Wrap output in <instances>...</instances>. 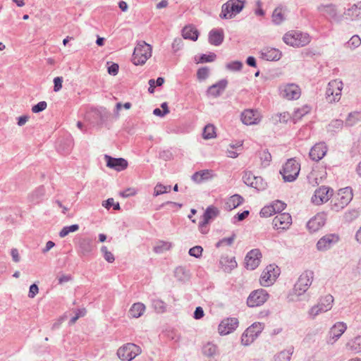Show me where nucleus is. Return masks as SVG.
Masks as SVG:
<instances>
[{
	"mask_svg": "<svg viewBox=\"0 0 361 361\" xmlns=\"http://www.w3.org/2000/svg\"><path fill=\"white\" fill-rule=\"evenodd\" d=\"M209 74V69L207 67L199 68L197 73V78L200 80H205Z\"/></svg>",
	"mask_w": 361,
	"mask_h": 361,
	"instance_id": "obj_60",
	"label": "nucleus"
},
{
	"mask_svg": "<svg viewBox=\"0 0 361 361\" xmlns=\"http://www.w3.org/2000/svg\"><path fill=\"white\" fill-rule=\"evenodd\" d=\"M94 248L93 240L90 238H81L78 243V252L81 256L90 255Z\"/></svg>",
	"mask_w": 361,
	"mask_h": 361,
	"instance_id": "obj_23",
	"label": "nucleus"
},
{
	"mask_svg": "<svg viewBox=\"0 0 361 361\" xmlns=\"http://www.w3.org/2000/svg\"><path fill=\"white\" fill-rule=\"evenodd\" d=\"M317 11L324 17L333 20L337 23L342 22V14L338 13V8L334 4H321L317 7Z\"/></svg>",
	"mask_w": 361,
	"mask_h": 361,
	"instance_id": "obj_11",
	"label": "nucleus"
},
{
	"mask_svg": "<svg viewBox=\"0 0 361 361\" xmlns=\"http://www.w3.org/2000/svg\"><path fill=\"white\" fill-rule=\"evenodd\" d=\"M272 209V205L264 207L259 212L260 216L262 217H269L271 216L272 214H275Z\"/></svg>",
	"mask_w": 361,
	"mask_h": 361,
	"instance_id": "obj_62",
	"label": "nucleus"
},
{
	"mask_svg": "<svg viewBox=\"0 0 361 361\" xmlns=\"http://www.w3.org/2000/svg\"><path fill=\"white\" fill-rule=\"evenodd\" d=\"M264 324L260 322H255L249 326L243 334L241 341L244 345H249L262 331Z\"/></svg>",
	"mask_w": 361,
	"mask_h": 361,
	"instance_id": "obj_13",
	"label": "nucleus"
},
{
	"mask_svg": "<svg viewBox=\"0 0 361 361\" xmlns=\"http://www.w3.org/2000/svg\"><path fill=\"white\" fill-rule=\"evenodd\" d=\"M343 126V119H335L333 120L327 126V130L329 132L336 133L340 130Z\"/></svg>",
	"mask_w": 361,
	"mask_h": 361,
	"instance_id": "obj_43",
	"label": "nucleus"
},
{
	"mask_svg": "<svg viewBox=\"0 0 361 361\" xmlns=\"http://www.w3.org/2000/svg\"><path fill=\"white\" fill-rule=\"evenodd\" d=\"M203 249L201 246L197 245L189 250V255L196 258L200 257L202 255Z\"/></svg>",
	"mask_w": 361,
	"mask_h": 361,
	"instance_id": "obj_61",
	"label": "nucleus"
},
{
	"mask_svg": "<svg viewBox=\"0 0 361 361\" xmlns=\"http://www.w3.org/2000/svg\"><path fill=\"white\" fill-rule=\"evenodd\" d=\"M236 238V235L233 233L232 235L228 238H224L219 240L215 245L216 247L219 248L223 246H231Z\"/></svg>",
	"mask_w": 361,
	"mask_h": 361,
	"instance_id": "obj_44",
	"label": "nucleus"
},
{
	"mask_svg": "<svg viewBox=\"0 0 361 361\" xmlns=\"http://www.w3.org/2000/svg\"><path fill=\"white\" fill-rule=\"evenodd\" d=\"M219 212H220L219 210L216 207H215L212 205L209 206L206 209L205 212H204V214L202 216V220L199 223V227H200L201 233H207V231H204V228L206 227L207 224H208L211 220H213L216 216H218L219 214Z\"/></svg>",
	"mask_w": 361,
	"mask_h": 361,
	"instance_id": "obj_17",
	"label": "nucleus"
},
{
	"mask_svg": "<svg viewBox=\"0 0 361 361\" xmlns=\"http://www.w3.org/2000/svg\"><path fill=\"white\" fill-rule=\"evenodd\" d=\"M334 297L326 295L319 299L318 303L312 307L308 311L309 317L314 319L319 314L326 312L332 308Z\"/></svg>",
	"mask_w": 361,
	"mask_h": 361,
	"instance_id": "obj_5",
	"label": "nucleus"
},
{
	"mask_svg": "<svg viewBox=\"0 0 361 361\" xmlns=\"http://www.w3.org/2000/svg\"><path fill=\"white\" fill-rule=\"evenodd\" d=\"M224 39V30L221 28L212 29L209 32V42L214 46L221 44Z\"/></svg>",
	"mask_w": 361,
	"mask_h": 361,
	"instance_id": "obj_29",
	"label": "nucleus"
},
{
	"mask_svg": "<svg viewBox=\"0 0 361 361\" xmlns=\"http://www.w3.org/2000/svg\"><path fill=\"white\" fill-rule=\"evenodd\" d=\"M152 307L155 311L159 313L164 312L166 310L165 303L159 299H154L152 300Z\"/></svg>",
	"mask_w": 361,
	"mask_h": 361,
	"instance_id": "obj_49",
	"label": "nucleus"
},
{
	"mask_svg": "<svg viewBox=\"0 0 361 361\" xmlns=\"http://www.w3.org/2000/svg\"><path fill=\"white\" fill-rule=\"evenodd\" d=\"M333 190L329 187L322 186L317 189L312 197V202L316 204H321L327 202L332 195Z\"/></svg>",
	"mask_w": 361,
	"mask_h": 361,
	"instance_id": "obj_18",
	"label": "nucleus"
},
{
	"mask_svg": "<svg viewBox=\"0 0 361 361\" xmlns=\"http://www.w3.org/2000/svg\"><path fill=\"white\" fill-rule=\"evenodd\" d=\"M301 88L295 83H282L278 87L279 96L286 100H297L301 96Z\"/></svg>",
	"mask_w": 361,
	"mask_h": 361,
	"instance_id": "obj_4",
	"label": "nucleus"
},
{
	"mask_svg": "<svg viewBox=\"0 0 361 361\" xmlns=\"http://www.w3.org/2000/svg\"><path fill=\"white\" fill-rule=\"evenodd\" d=\"M151 56V45L141 41L137 43L134 49L132 61L135 66L143 65Z\"/></svg>",
	"mask_w": 361,
	"mask_h": 361,
	"instance_id": "obj_2",
	"label": "nucleus"
},
{
	"mask_svg": "<svg viewBox=\"0 0 361 361\" xmlns=\"http://www.w3.org/2000/svg\"><path fill=\"white\" fill-rule=\"evenodd\" d=\"M347 326L343 322L336 323L330 329L329 332V338L327 343L329 344H334L345 332Z\"/></svg>",
	"mask_w": 361,
	"mask_h": 361,
	"instance_id": "obj_19",
	"label": "nucleus"
},
{
	"mask_svg": "<svg viewBox=\"0 0 361 361\" xmlns=\"http://www.w3.org/2000/svg\"><path fill=\"white\" fill-rule=\"evenodd\" d=\"M226 67L228 70L231 71H239L243 68V63L240 61H234L230 63H228L226 65Z\"/></svg>",
	"mask_w": 361,
	"mask_h": 361,
	"instance_id": "obj_52",
	"label": "nucleus"
},
{
	"mask_svg": "<svg viewBox=\"0 0 361 361\" xmlns=\"http://www.w3.org/2000/svg\"><path fill=\"white\" fill-rule=\"evenodd\" d=\"M104 159L106 162L107 167L117 171L125 170L128 165L127 160L123 158H114L109 155L105 154Z\"/></svg>",
	"mask_w": 361,
	"mask_h": 361,
	"instance_id": "obj_20",
	"label": "nucleus"
},
{
	"mask_svg": "<svg viewBox=\"0 0 361 361\" xmlns=\"http://www.w3.org/2000/svg\"><path fill=\"white\" fill-rule=\"evenodd\" d=\"M359 216V212L357 209H351L348 211L344 214V219L347 222H351Z\"/></svg>",
	"mask_w": 361,
	"mask_h": 361,
	"instance_id": "obj_51",
	"label": "nucleus"
},
{
	"mask_svg": "<svg viewBox=\"0 0 361 361\" xmlns=\"http://www.w3.org/2000/svg\"><path fill=\"white\" fill-rule=\"evenodd\" d=\"M340 240V237L336 233H329L322 237L317 243V249L324 252L331 249Z\"/></svg>",
	"mask_w": 361,
	"mask_h": 361,
	"instance_id": "obj_16",
	"label": "nucleus"
},
{
	"mask_svg": "<svg viewBox=\"0 0 361 361\" xmlns=\"http://www.w3.org/2000/svg\"><path fill=\"white\" fill-rule=\"evenodd\" d=\"M214 133V126L213 125H207L204 128L203 137L204 139L212 138Z\"/></svg>",
	"mask_w": 361,
	"mask_h": 361,
	"instance_id": "obj_53",
	"label": "nucleus"
},
{
	"mask_svg": "<svg viewBox=\"0 0 361 361\" xmlns=\"http://www.w3.org/2000/svg\"><path fill=\"white\" fill-rule=\"evenodd\" d=\"M325 224V218L324 214H318L309 220L307 227L310 232H316Z\"/></svg>",
	"mask_w": 361,
	"mask_h": 361,
	"instance_id": "obj_26",
	"label": "nucleus"
},
{
	"mask_svg": "<svg viewBox=\"0 0 361 361\" xmlns=\"http://www.w3.org/2000/svg\"><path fill=\"white\" fill-rule=\"evenodd\" d=\"M347 346L355 353H361V336H357L348 342Z\"/></svg>",
	"mask_w": 361,
	"mask_h": 361,
	"instance_id": "obj_41",
	"label": "nucleus"
},
{
	"mask_svg": "<svg viewBox=\"0 0 361 361\" xmlns=\"http://www.w3.org/2000/svg\"><path fill=\"white\" fill-rule=\"evenodd\" d=\"M273 207L272 210H274V213H280L285 208L286 204L280 200H276L273 202L271 204Z\"/></svg>",
	"mask_w": 361,
	"mask_h": 361,
	"instance_id": "obj_57",
	"label": "nucleus"
},
{
	"mask_svg": "<svg viewBox=\"0 0 361 361\" xmlns=\"http://www.w3.org/2000/svg\"><path fill=\"white\" fill-rule=\"evenodd\" d=\"M293 350L294 348L290 346L287 350L281 351L274 356V361H290Z\"/></svg>",
	"mask_w": 361,
	"mask_h": 361,
	"instance_id": "obj_39",
	"label": "nucleus"
},
{
	"mask_svg": "<svg viewBox=\"0 0 361 361\" xmlns=\"http://www.w3.org/2000/svg\"><path fill=\"white\" fill-rule=\"evenodd\" d=\"M142 353L140 346L128 343L120 347L117 350V355L122 361H131Z\"/></svg>",
	"mask_w": 361,
	"mask_h": 361,
	"instance_id": "obj_8",
	"label": "nucleus"
},
{
	"mask_svg": "<svg viewBox=\"0 0 361 361\" xmlns=\"http://www.w3.org/2000/svg\"><path fill=\"white\" fill-rule=\"evenodd\" d=\"M314 272L311 270L305 271L298 278L293 288V293L297 296L304 294L312 283Z\"/></svg>",
	"mask_w": 361,
	"mask_h": 361,
	"instance_id": "obj_6",
	"label": "nucleus"
},
{
	"mask_svg": "<svg viewBox=\"0 0 361 361\" xmlns=\"http://www.w3.org/2000/svg\"><path fill=\"white\" fill-rule=\"evenodd\" d=\"M171 247V243L165 241H159L154 247V251L156 253H162L164 251L169 250Z\"/></svg>",
	"mask_w": 361,
	"mask_h": 361,
	"instance_id": "obj_45",
	"label": "nucleus"
},
{
	"mask_svg": "<svg viewBox=\"0 0 361 361\" xmlns=\"http://www.w3.org/2000/svg\"><path fill=\"white\" fill-rule=\"evenodd\" d=\"M327 147L324 142L314 145L310 149L309 155L311 159L315 161L321 160L326 154Z\"/></svg>",
	"mask_w": 361,
	"mask_h": 361,
	"instance_id": "obj_25",
	"label": "nucleus"
},
{
	"mask_svg": "<svg viewBox=\"0 0 361 361\" xmlns=\"http://www.w3.org/2000/svg\"><path fill=\"white\" fill-rule=\"evenodd\" d=\"M238 325V320L236 318H226L221 321L219 325V332L221 335H227L233 331Z\"/></svg>",
	"mask_w": 361,
	"mask_h": 361,
	"instance_id": "obj_21",
	"label": "nucleus"
},
{
	"mask_svg": "<svg viewBox=\"0 0 361 361\" xmlns=\"http://www.w3.org/2000/svg\"><path fill=\"white\" fill-rule=\"evenodd\" d=\"M255 178V176L251 171H245L243 173L242 179L245 184L250 187L253 183Z\"/></svg>",
	"mask_w": 361,
	"mask_h": 361,
	"instance_id": "obj_50",
	"label": "nucleus"
},
{
	"mask_svg": "<svg viewBox=\"0 0 361 361\" xmlns=\"http://www.w3.org/2000/svg\"><path fill=\"white\" fill-rule=\"evenodd\" d=\"M198 31L196 28L191 25H188L182 30V36L184 39L196 41L198 38Z\"/></svg>",
	"mask_w": 361,
	"mask_h": 361,
	"instance_id": "obj_37",
	"label": "nucleus"
},
{
	"mask_svg": "<svg viewBox=\"0 0 361 361\" xmlns=\"http://www.w3.org/2000/svg\"><path fill=\"white\" fill-rule=\"evenodd\" d=\"M262 254L258 249H253L250 251L245 257V264L247 269L253 270L256 269L260 263Z\"/></svg>",
	"mask_w": 361,
	"mask_h": 361,
	"instance_id": "obj_24",
	"label": "nucleus"
},
{
	"mask_svg": "<svg viewBox=\"0 0 361 361\" xmlns=\"http://www.w3.org/2000/svg\"><path fill=\"white\" fill-rule=\"evenodd\" d=\"M107 114H85V122L90 127L99 126L104 123Z\"/></svg>",
	"mask_w": 361,
	"mask_h": 361,
	"instance_id": "obj_28",
	"label": "nucleus"
},
{
	"mask_svg": "<svg viewBox=\"0 0 361 361\" xmlns=\"http://www.w3.org/2000/svg\"><path fill=\"white\" fill-rule=\"evenodd\" d=\"M292 223L291 216L288 213H281L276 216L272 221L274 228L286 229Z\"/></svg>",
	"mask_w": 361,
	"mask_h": 361,
	"instance_id": "obj_22",
	"label": "nucleus"
},
{
	"mask_svg": "<svg viewBox=\"0 0 361 361\" xmlns=\"http://www.w3.org/2000/svg\"><path fill=\"white\" fill-rule=\"evenodd\" d=\"M44 195L45 189L44 186H39L28 195V200L33 204H39L43 200Z\"/></svg>",
	"mask_w": 361,
	"mask_h": 361,
	"instance_id": "obj_31",
	"label": "nucleus"
},
{
	"mask_svg": "<svg viewBox=\"0 0 361 361\" xmlns=\"http://www.w3.org/2000/svg\"><path fill=\"white\" fill-rule=\"evenodd\" d=\"M145 309V305L143 303L135 302L129 310V316L133 318H139L144 314Z\"/></svg>",
	"mask_w": 361,
	"mask_h": 361,
	"instance_id": "obj_36",
	"label": "nucleus"
},
{
	"mask_svg": "<svg viewBox=\"0 0 361 361\" xmlns=\"http://www.w3.org/2000/svg\"><path fill=\"white\" fill-rule=\"evenodd\" d=\"M269 295L264 289H257L252 291L247 299V304L250 307L263 305L269 298Z\"/></svg>",
	"mask_w": 361,
	"mask_h": 361,
	"instance_id": "obj_14",
	"label": "nucleus"
},
{
	"mask_svg": "<svg viewBox=\"0 0 361 361\" xmlns=\"http://www.w3.org/2000/svg\"><path fill=\"white\" fill-rule=\"evenodd\" d=\"M260 158L262 160L263 164L267 166L271 161V155L268 151L264 150L262 152Z\"/></svg>",
	"mask_w": 361,
	"mask_h": 361,
	"instance_id": "obj_64",
	"label": "nucleus"
},
{
	"mask_svg": "<svg viewBox=\"0 0 361 361\" xmlns=\"http://www.w3.org/2000/svg\"><path fill=\"white\" fill-rule=\"evenodd\" d=\"M300 171V165L296 159L291 158L287 160L280 173L285 182H293L298 178Z\"/></svg>",
	"mask_w": 361,
	"mask_h": 361,
	"instance_id": "obj_3",
	"label": "nucleus"
},
{
	"mask_svg": "<svg viewBox=\"0 0 361 361\" xmlns=\"http://www.w3.org/2000/svg\"><path fill=\"white\" fill-rule=\"evenodd\" d=\"M101 252L103 253L104 259L109 263H112L114 260V255L108 251L107 247L106 246H102L101 248Z\"/></svg>",
	"mask_w": 361,
	"mask_h": 361,
	"instance_id": "obj_58",
	"label": "nucleus"
},
{
	"mask_svg": "<svg viewBox=\"0 0 361 361\" xmlns=\"http://www.w3.org/2000/svg\"><path fill=\"white\" fill-rule=\"evenodd\" d=\"M220 264L225 272H231L237 267L235 257H222L220 259Z\"/></svg>",
	"mask_w": 361,
	"mask_h": 361,
	"instance_id": "obj_35",
	"label": "nucleus"
},
{
	"mask_svg": "<svg viewBox=\"0 0 361 361\" xmlns=\"http://www.w3.org/2000/svg\"><path fill=\"white\" fill-rule=\"evenodd\" d=\"M250 187L254 188L258 190H263L265 188V183H264V180L262 177L260 176H255V179L253 180V183Z\"/></svg>",
	"mask_w": 361,
	"mask_h": 361,
	"instance_id": "obj_54",
	"label": "nucleus"
},
{
	"mask_svg": "<svg viewBox=\"0 0 361 361\" xmlns=\"http://www.w3.org/2000/svg\"><path fill=\"white\" fill-rule=\"evenodd\" d=\"M361 20V1L348 4L342 14V22H354Z\"/></svg>",
	"mask_w": 361,
	"mask_h": 361,
	"instance_id": "obj_12",
	"label": "nucleus"
},
{
	"mask_svg": "<svg viewBox=\"0 0 361 361\" xmlns=\"http://www.w3.org/2000/svg\"><path fill=\"white\" fill-rule=\"evenodd\" d=\"M279 275V269L278 267L274 264L267 266L261 275V285L263 286H269L276 281Z\"/></svg>",
	"mask_w": 361,
	"mask_h": 361,
	"instance_id": "obj_15",
	"label": "nucleus"
},
{
	"mask_svg": "<svg viewBox=\"0 0 361 361\" xmlns=\"http://www.w3.org/2000/svg\"><path fill=\"white\" fill-rule=\"evenodd\" d=\"M272 20L275 24H280L284 20L283 13L281 8H276L272 14Z\"/></svg>",
	"mask_w": 361,
	"mask_h": 361,
	"instance_id": "obj_47",
	"label": "nucleus"
},
{
	"mask_svg": "<svg viewBox=\"0 0 361 361\" xmlns=\"http://www.w3.org/2000/svg\"><path fill=\"white\" fill-rule=\"evenodd\" d=\"M79 229V226L78 224H73L69 226H64L59 233V236L61 238H64L70 233L75 232Z\"/></svg>",
	"mask_w": 361,
	"mask_h": 361,
	"instance_id": "obj_48",
	"label": "nucleus"
},
{
	"mask_svg": "<svg viewBox=\"0 0 361 361\" xmlns=\"http://www.w3.org/2000/svg\"><path fill=\"white\" fill-rule=\"evenodd\" d=\"M73 147V140L71 135L60 138L58 141L57 149L62 154H68Z\"/></svg>",
	"mask_w": 361,
	"mask_h": 361,
	"instance_id": "obj_27",
	"label": "nucleus"
},
{
	"mask_svg": "<svg viewBox=\"0 0 361 361\" xmlns=\"http://www.w3.org/2000/svg\"><path fill=\"white\" fill-rule=\"evenodd\" d=\"M227 84L228 82L226 80H221L220 81H219L216 84L212 85L208 88V94L214 97L219 96L226 89Z\"/></svg>",
	"mask_w": 361,
	"mask_h": 361,
	"instance_id": "obj_30",
	"label": "nucleus"
},
{
	"mask_svg": "<svg viewBox=\"0 0 361 361\" xmlns=\"http://www.w3.org/2000/svg\"><path fill=\"white\" fill-rule=\"evenodd\" d=\"M243 202V198L240 195H233L230 197L225 202L224 208L226 210L231 211L240 205Z\"/></svg>",
	"mask_w": 361,
	"mask_h": 361,
	"instance_id": "obj_34",
	"label": "nucleus"
},
{
	"mask_svg": "<svg viewBox=\"0 0 361 361\" xmlns=\"http://www.w3.org/2000/svg\"><path fill=\"white\" fill-rule=\"evenodd\" d=\"M217 352V347L212 343H207L202 348V353L207 357H214Z\"/></svg>",
	"mask_w": 361,
	"mask_h": 361,
	"instance_id": "obj_42",
	"label": "nucleus"
},
{
	"mask_svg": "<svg viewBox=\"0 0 361 361\" xmlns=\"http://www.w3.org/2000/svg\"><path fill=\"white\" fill-rule=\"evenodd\" d=\"M360 44L361 39L358 35H353L347 43L348 46L352 49L359 47Z\"/></svg>",
	"mask_w": 361,
	"mask_h": 361,
	"instance_id": "obj_56",
	"label": "nucleus"
},
{
	"mask_svg": "<svg viewBox=\"0 0 361 361\" xmlns=\"http://www.w3.org/2000/svg\"><path fill=\"white\" fill-rule=\"evenodd\" d=\"M47 102L44 101L39 102L36 105H34L32 108V113H39L44 111L47 108Z\"/></svg>",
	"mask_w": 361,
	"mask_h": 361,
	"instance_id": "obj_63",
	"label": "nucleus"
},
{
	"mask_svg": "<svg viewBox=\"0 0 361 361\" xmlns=\"http://www.w3.org/2000/svg\"><path fill=\"white\" fill-rule=\"evenodd\" d=\"M214 176V172L212 170H201L195 172L191 177L192 180L197 183H200L204 180L211 179Z\"/></svg>",
	"mask_w": 361,
	"mask_h": 361,
	"instance_id": "obj_33",
	"label": "nucleus"
},
{
	"mask_svg": "<svg viewBox=\"0 0 361 361\" xmlns=\"http://www.w3.org/2000/svg\"><path fill=\"white\" fill-rule=\"evenodd\" d=\"M244 7L243 0H229L222 6L220 17L231 18L239 13Z\"/></svg>",
	"mask_w": 361,
	"mask_h": 361,
	"instance_id": "obj_9",
	"label": "nucleus"
},
{
	"mask_svg": "<svg viewBox=\"0 0 361 361\" xmlns=\"http://www.w3.org/2000/svg\"><path fill=\"white\" fill-rule=\"evenodd\" d=\"M242 122L247 125H255L260 122L262 119L261 114H240Z\"/></svg>",
	"mask_w": 361,
	"mask_h": 361,
	"instance_id": "obj_38",
	"label": "nucleus"
},
{
	"mask_svg": "<svg viewBox=\"0 0 361 361\" xmlns=\"http://www.w3.org/2000/svg\"><path fill=\"white\" fill-rule=\"evenodd\" d=\"M343 88V83L340 80H333L328 84L326 97L329 102H338L341 97V92Z\"/></svg>",
	"mask_w": 361,
	"mask_h": 361,
	"instance_id": "obj_10",
	"label": "nucleus"
},
{
	"mask_svg": "<svg viewBox=\"0 0 361 361\" xmlns=\"http://www.w3.org/2000/svg\"><path fill=\"white\" fill-rule=\"evenodd\" d=\"M359 114H348V116L345 118V126H353L355 125L360 118L357 117Z\"/></svg>",
	"mask_w": 361,
	"mask_h": 361,
	"instance_id": "obj_59",
	"label": "nucleus"
},
{
	"mask_svg": "<svg viewBox=\"0 0 361 361\" xmlns=\"http://www.w3.org/2000/svg\"><path fill=\"white\" fill-rule=\"evenodd\" d=\"M175 277L180 281H185L189 279V271L183 267H177L174 271Z\"/></svg>",
	"mask_w": 361,
	"mask_h": 361,
	"instance_id": "obj_40",
	"label": "nucleus"
},
{
	"mask_svg": "<svg viewBox=\"0 0 361 361\" xmlns=\"http://www.w3.org/2000/svg\"><path fill=\"white\" fill-rule=\"evenodd\" d=\"M290 118V114H272L269 119L274 124H276L279 122L286 123Z\"/></svg>",
	"mask_w": 361,
	"mask_h": 361,
	"instance_id": "obj_46",
	"label": "nucleus"
},
{
	"mask_svg": "<svg viewBox=\"0 0 361 361\" xmlns=\"http://www.w3.org/2000/svg\"><path fill=\"white\" fill-rule=\"evenodd\" d=\"M283 40L288 46L301 47L307 45L311 41V37L307 33L290 30L283 35Z\"/></svg>",
	"mask_w": 361,
	"mask_h": 361,
	"instance_id": "obj_1",
	"label": "nucleus"
},
{
	"mask_svg": "<svg viewBox=\"0 0 361 361\" xmlns=\"http://www.w3.org/2000/svg\"><path fill=\"white\" fill-rule=\"evenodd\" d=\"M261 56L267 61H278L281 59V52L275 48H265L261 51Z\"/></svg>",
	"mask_w": 361,
	"mask_h": 361,
	"instance_id": "obj_32",
	"label": "nucleus"
},
{
	"mask_svg": "<svg viewBox=\"0 0 361 361\" xmlns=\"http://www.w3.org/2000/svg\"><path fill=\"white\" fill-rule=\"evenodd\" d=\"M102 206L106 209H109L111 207H114V210H119L120 205L119 203H114V200L113 198H109L106 201H104L102 203Z\"/></svg>",
	"mask_w": 361,
	"mask_h": 361,
	"instance_id": "obj_55",
	"label": "nucleus"
},
{
	"mask_svg": "<svg viewBox=\"0 0 361 361\" xmlns=\"http://www.w3.org/2000/svg\"><path fill=\"white\" fill-rule=\"evenodd\" d=\"M353 197V194L351 188L346 187L340 189L334 197L332 209L336 212L340 211L350 202Z\"/></svg>",
	"mask_w": 361,
	"mask_h": 361,
	"instance_id": "obj_7",
	"label": "nucleus"
}]
</instances>
